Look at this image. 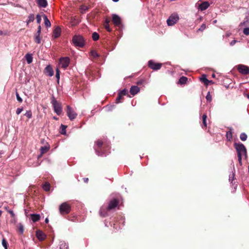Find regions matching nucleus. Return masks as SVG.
Here are the masks:
<instances>
[{"label": "nucleus", "instance_id": "nucleus-20", "mask_svg": "<svg viewBox=\"0 0 249 249\" xmlns=\"http://www.w3.org/2000/svg\"><path fill=\"white\" fill-rule=\"evenodd\" d=\"M200 80L207 86L209 84L213 83V81L208 80L206 78L205 75H203L202 77L200 78Z\"/></svg>", "mask_w": 249, "mask_h": 249}, {"label": "nucleus", "instance_id": "nucleus-17", "mask_svg": "<svg viewBox=\"0 0 249 249\" xmlns=\"http://www.w3.org/2000/svg\"><path fill=\"white\" fill-rule=\"evenodd\" d=\"M210 6L209 3L207 1H204L199 5V8L201 11L207 9Z\"/></svg>", "mask_w": 249, "mask_h": 249}, {"label": "nucleus", "instance_id": "nucleus-32", "mask_svg": "<svg viewBox=\"0 0 249 249\" xmlns=\"http://www.w3.org/2000/svg\"><path fill=\"white\" fill-rule=\"evenodd\" d=\"M240 139L242 141H245L247 140V135L246 133H242L241 134H240Z\"/></svg>", "mask_w": 249, "mask_h": 249}, {"label": "nucleus", "instance_id": "nucleus-14", "mask_svg": "<svg viewBox=\"0 0 249 249\" xmlns=\"http://www.w3.org/2000/svg\"><path fill=\"white\" fill-rule=\"evenodd\" d=\"M103 144V142L98 140L96 142V146H94V149L96 151V154L98 155V156H104L105 154L103 153H100L98 151V149H97V147L96 146H97L98 147H100Z\"/></svg>", "mask_w": 249, "mask_h": 249}, {"label": "nucleus", "instance_id": "nucleus-24", "mask_svg": "<svg viewBox=\"0 0 249 249\" xmlns=\"http://www.w3.org/2000/svg\"><path fill=\"white\" fill-rule=\"evenodd\" d=\"M109 20L107 18L106 19L104 23V27L106 28V30H107L108 31L110 32L111 31V29L109 27Z\"/></svg>", "mask_w": 249, "mask_h": 249}, {"label": "nucleus", "instance_id": "nucleus-11", "mask_svg": "<svg viewBox=\"0 0 249 249\" xmlns=\"http://www.w3.org/2000/svg\"><path fill=\"white\" fill-rule=\"evenodd\" d=\"M41 31V27L40 25H39L37 29V32L35 35V41L37 44L41 43V38L40 36Z\"/></svg>", "mask_w": 249, "mask_h": 249}, {"label": "nucleus", "instance_id": "nucleus-3", "mask_svg": "<svg viewBox=\"0 0 249 249\" xmlns=\"http://www.w3.org/2000/svg\"><path fill=\"white\" fill-rule=\"evenodd\" d=\"M73 45L76 47H83L85 45V40L82 36L75 35L72 39Z\"/></svg>", "mask_w": 249, "mask_h": 249}, {"label": "nucleus", "instance_id": "nucleus-44", "mask_svg": "<svg viewBox=\"0 0 249 249\" xmlns=\"http://www.w3.org/2000/svg\"><path fill=\"white\" fill-rule=\"evenodd\" d=\"M243 33L246 35H249V27L244 28V29L243 30Z\"/></svg>", "mask_w": 249, "mask_h": 249}, {"label": "nucleus", "instance_id": "nucleus-5", "mask_svg": "<svg viewBox=\"0 0 249 249\" xmlns=\"http://www.w3.org/2000/svg\"><path fill=\"white\" fill-rule=\"evenodd\" d=\"M51 103L53 106L54 112L57 115H60L62 112V107L61 104L57 102L54 98H53Z\"/></svg>", "mask_w": 249, "mask_h": 249}, {"label": "nucleus", "instance_id": "nucleus-10", "mask_svg": "<svg viewBox=\"0 0 249 249\" xmlns=\"http://www.w3.org/2000/svg\"><path fill=\"white\" fill-rule=\"evenodd\" d=\"M112 22L116 26L120 27L122 25L121 18L116 14H112Z\"/></svg>", "mask_w": 249, "mask_h": 249}, {"label": "nucleus", "instance_id": "nucleus-52", "mask_svg": "<svg viewBox=\"0 0 249 249\" xmlns=\"http://www.w3.org/2000/svg\"><path fill=\"white\" fill-rule=\"evenodd\" d=\"M84 180L85 182H87L88 181V178H84Z\"/></svg>", "mask_w": 249, "mask_h": 249}, {"label": "nucleus", "instance_id": "nucleus-42", "mask_svg": "<svg viewBox=\"0 0 249 249\" xmlns=\"http://www.w3.org/2000/svg\"><path fill=\"white\" fill-rule=\"evenodd\" d=\"M16 97H17V100L19 103H21L22 102V98L19 96L18 93L17 92H16Z\"/></svg>", "mask_w": 249, "mask_h": 249}, {"label": "nucleus", "instance_id": "nucleus-15", "mask_svg": "<svg viewBox=\"0 0 249 249\" xmlns=\"http://www.w3.org/2000/svg\"><path fill=\"white\" fill-rule=\"evenodd\" d=\"M45 71L46 73L48 74L49 76H52L54 74V71L52 68V67L50 65L47 66L45 69Z\"/></svg>", "mask_w": 249, "mask_h": 249}, {"label": "nucleus", "instance_id": "nucleus-26", "mask_svg": "<svg viewBox=\"0 0 249 249\" xmlns=\"http://www.w3.org/2000/svg\"><path fill=\"white\" fill-rule=\"evenodd\" d=\"M17 227L18 228V230L20 233L23 234L24 232L23 225L21 223H19L17 225Z\"/></svg>", "mask_w": 249, "mask_h": 249}, {"label": "nucleus", "instance_id": "nucleus-28", "mask_svg": "<svg viewBox=\"0 0 249 249\" xmlns=\"http://www.w3.org/2000/svg\"><path fill=\"white\" fill-rule=\"evenodd\" d=\"M35 19V16L34 14H30L28 17V19L27 21V24L33 22Z\"/></svg>", "mask_w": 249, "mask_h": 249}, {"label": "nucleus", "instance_id": "nucleus-40", "mask_svg": "<svg viewBox=\"0 0 249 249\" xmlns=\"http://www.w3.org/2000/svg\"><path fill=\"white\" fill-rule=\"evenodd\" d=\"M206 26L205 24H202L200 27L198 29V31H203L206 28Z\"/></svg>", "mask_w": 249, "mask_h": 249}, {"label": "nucleus", "instance_id": "nucleus-33", "mask_svg": "<svg viewBox=\"0 0 249 249\" xmlns=\"http://www.w3.org/2000/svg\"><path fill=\"white\" fill-rule=\"evenodd\" d=\"M92 37L93 40L96 41L99 39V36L96 32H94L92 34Z\"/></svg>", "mask_w": 249, "mask_h": 249}, {"label": "nucleus", "instance_id": "nucleus-4", "mask_svg": "<svg viewBox=\"0 0 249 249\" xmlns=\"http://www.w3.org/2000/svg\"><path fill=\"white\" fill-rule=\"evenodd\" d=\"M70 62V59L69 57H61L59 60L58 66L59 67L65 70L69 66Z\"/></svg>", "mask_w": 249, "mask_h": 249}, {"label": "nucleus", "instance_id": "nucleus-36", "mask_svg": "<svg viewBox=\"0 0 249 249\" xmlns=\"http://www.w3.org/2000/svg\"><path fill=\"white\" fill-rule=\"evenodd\" d=\"M2 244L5 249H7V243L4 238H3L2 240Z\"/></svg>", "mask_w": 249, "mask_h": 249}, {"label": "nucleus", "instance_id": "nucleus-46", "mask_svg": "<svg viewBox=\"0 0 249 249\" xmlns=\"http://www.w3.org/2000/svg\"><path fill=\"white\" fill-rule=\"evenodd\" d=\"M23 110V108H18L16 110V113L18 114V115H19Z\"/></svg>", "mask_w": 249, "mask_h": 249}, {"label": "nucleus", "instance_id": "nucleus-29", "mask_svg": "<svg viewBox=\"0 0 249 249\" xmlns=\"http://www.w3.org/2000/svg\"><path fill=\"white\" fill-rule=\"evenodd\" d=\"M226 137L228 141H231L232 139V134L231 131H229L226 133Z\"/></svg>", "mask_w": 249, "mask_h": 249}, {"label": "nucleus", "instance_id": "nucleus-21", "mask_svg": "<svg viewBox=\"0 0 249 249\" xmlns=\"http://www.w3.org/2000/svg\"><path fill=\"white\" fill-rule=\"evenodd\" d=\"M31 218L32 220L35 222L38 221L40 219V216L38 214H32L31 215Z\"/></svg>", "mask_w": 249, "mask_h": 249}, {"label": "nucleus", "instance_id": "nucleus-2", "mask_svg": "<svg viewBox=\"0 0 249 249\" xmlns=\"http://www.w3.org/2000/svg\"><path fill=\"white\" fill-rule=\"evenodd\" d=\"M234 147L237 152L238 161L242 164V157L244 156L247 158V150L244 145L241 143H235Z\"/></svg>", "mask_w": 249, "mask_h": 249}, {"label": "nucleus", "instance_id": "nucleus-23", "mask_svg": "<svg viewBox=\"0 0 249 249\" xmlns=\"http://www.w3.org/2000/svg\"><path fill=\"white\" fill-rule=\"evenodd\" d=\"M43 18H44V20L45 25L47 27H50L51 26V24L50 20L48 19L46 15H44Z\"/></svg>", "mask_w": 249, "mask_h": 249}, {"label": "nucleus", "instance_id": "nucleus-56", "mask_svg": "<svg viewBox=\"0 0 249 249\" xmlns=\"http://www.w3.org/2000/svg\"><path fill=\"white\" fill-rule=\"evenodd\" d=\"M212 77H215V74H212Z\"/></svg>", "mask_w": 249, "mask_h": 249}, {"label": "nucleus", "instance_id": "nucleus-7", "mask_svg": "<svg viewBox=\"0 0 249 249\" xmlns=\"http://www.w3.org/2000/svg\"><path fill=\"white\" fill-rule=\"evenodd\" d=\"M178 16L176 14L171 15L167 20V23L169 26L174 25L178 20Z\"/></svg>", "mask_w": 249, "mask_h": 249}, {"label": "nucleus", "instance_id": "nucleus-19", "mask_svg": "<svg viewBox=\"0 0 249 249\" xmlns=\"http://www.w3.org/2000/svg\"><path fill=\"white\" fill-rule=\"evenodd\" d=\"M37 3L39 7L45 8L47 6L46 0H37Z\"/></svg>", "mask_w": 249, "mask_h": 249}, {"label": "nucleus", "instance_id": "nucleus-43", "mask_svg": "<svg viewBox=\"0 0 249 249\" xmlns=\"http://www.w3.org/2000/svg\"><path fill=\"white\" fill-rule=\"evenodd\" d=\"M123 96L120 95L119 93L118 94V96L117 98H116V103H119L120 102L121 99L122 98Z\"/></svg>", "mask_w": 249, "mask_h": 249}, {"label": "nucleus", "instance_id": "nucleus-9", "mask_svg": "<svg viewBox=\"0 0 249 249\" xmlns=\"http://www.w3.org/2000/svg\"><path fill=\"white\" fill-rule=\"evenodd\" d=\"M237 69L239 72L242 74H249V67L243 64H239L237 66Z\"/></svg>", "mask_w": 249, "mask_h": 249}, {"label": "nucleus", "instance_id": "nucleus-6", "mask_svg": "<svg viewBox=\"0 0 249 249\" xmlns=\"http://www.w3.org/2000/svg\"><path fill=\"white\" fill-rule=\"evenodd\" d=\"M70 211L71 207L67 202L63 203L59 206V212L61 214H67Z\"/></svg>", "mask_w": 249, "mask_h": 249}, {"label": "nucleus", "instance_id": "nucleus-35", "mask_svg": "<svg viewBox=\"0 0 249 249\" xmlns=\"http://www.w3.org/2000/svg\"><path fill=\"white\" fill-rule=\"evenodd\" d=\"M90 54L91 56H92L93 57H95V58L99 56V54H98V53L94 50H92L90 52Z\"/></svg>", "mask_w": 249, "mask_h": 249}, {"label": "nucleus", "instance_id": "nucleus-48", "mask_svg": "<svg viewBox=\"0 0 249 249\" xmlns=\"http://www.w3.org/2000/svg\"><path fill=\"white\" fill-rule=\"evenodd\" d=\"M236 42V40H233L231 42L230 44L231 46H233L235 44Z\"/></svg>", "mask_w": 249, "mask_h": 249}, {"label": "nucleus", "instance_id": "nucleus-57", "mask_svg": "<svg viewBox=\"0 0 249 249\" xmlns=\"http://www.w3.org/2000/svg\"><path fill=\"white\" fill-rule=\"evenodd\" d=\"M1 211L0 210V216L1 215Z\"/></svg>", "mask_w": 249, "mask_h": 249}, {"label": "nucleus", "instance_id": "nucleus-12", "mask_svg": "<svg viewBox=\"0 0 249 249\" xmlns=\"http://www.w3.org/2000/svg\"><path fill=\"white\" fill-rule=\"evenodd\" d=\"M149 67L154 70H159L161 66V64L156 63L152 60H150L148 62Z\"/></svg>", "mask_w": 249, "mask_h": 249}, {"label": "nucleus", "instance_id": "nucleus-34", "mask_svg": "<svg viewBox=\"0 0 249 249\" xmlns=\"http://www.w3.org/2000/svg\"><path fill=\"white\" fill-rule=\"evenodd\" d=\"M24 115L29 119H31L32 117V113L31 110L27 111Z\"/></svg>", "mask_w": 249, "mask_h": 249}, {"label": "nucleus", "instance_id": "nucleus-1", "mask_svg": "<svg viewBox=\"0 0 249 249\" xmlns=\"http://www.w3.org/2000/svg\"><path fill=\"white\" fill-rule=\"evenodd\" d=\"M118 204V201L115 198L111 200L107 207L103 206L100 209V214L102 216H106L107 215V211L114 209Z\"/></svg>", "mask_w": 249, "mask_h": 249}, {"label": "nucleus", "instance_id": "nucleus-16", "mask_svg": "<svg viewBox=\"0 0 249 249\" xmlns=\"http://www.w3.org/2000/svg\"><path fill=\"white\" fill-rule=\"evenodd\" d=\"M140 91V88L137 86H132L130 89V92L133 95H135Z\"/></svg>", "mask_w": 249, "mask_h": 249}, {"label": "nucleus", "instance_id": "nucleus-37", "mask_svg": "<svg viewBox=\"0 0 249 249\" xmlns=\"http://www.w3.org/2000/svg\"><path fill=\"white\" fill-rule=\"evenodd\" d=\"M206 98L207 100L209 102H211L212 101V96L211 95L210 92H208L207 94Z\"/></svg>", "mask_w": 249, "mask_h": 249}, {"label": "nucleus", "instance_id": "nucleus-55", "mask_svg": "<svg viewBox=\"0 0 249 249\" xmlns=\"http://www.w3.org/2000/svg\"><path fill=\"white\" fill-rule=\"evenodd\" d=\"M2 34V32L1 31H0V35H1Z\"/></svg>", "mask_w": 249, "mask_h": 249}, {"label": "nucleus", "instance_id": "nucleus-49", "mask_svg": "<svg viewBox=\"0 0 249 249\" xmlns=\"http://www.w3.org/2000/svg\"><path fill=\"white\" fill-rule=\"evenodd\" d=\"M13 219L11 220V223H16V222H17V219L15 218V216L14 217H13Z\"/></svg>", "mask_w": 249, "mask_h": 249}, {"label": "nucleus", "instance_id": "nucleus-8", "mask_svg": "<svg viewBox=\"0 0 249 249\" xmlns=\"http://www.w3.org/2000/svg\"><path fill=\"white\" fill-rule=\"evenodd\" d=\"M67 114L71 120H73L76 118L77 116V113L74 110L69 106H67Z\"/></svg>", "mask_w": 249, "mask_h": 249}, {"label": "nucleus", "instance_id": "nucleus-39", "mask_svg": "<svg viewBox=\"0 0 249 249\" xmlns=\"http://www.w3.org/2000/svg\"><path fill=\"white\" fill-rule=\"evenodd\" d=\"M127 92V90L125 89H124L122 91H121L119 93L122 96H124L126 94Z\"/></svg>", "mask_w": 249, "mask_h": 249}, {"label": "nucleus", "instance_id": "nucleus-18", "mask_svg": "<svg viewBox=\"0 0 249 249\" xmlns=\"http://www.w3.org/2000/svg\"><path fill=\"white\" fill-rule=\"evenodd\" d=\"M61 34V29L59 27H56L53 31V37L56 38L58 37Z\"/></svg>", "mask_w": 249, "mask_h": 249}, {"label": "nucleus", "instance_id": "nucleus-38", "mask_svg": "<svg viewBox=\"0 0 249 249\" xmlns=\"http://www.w3.org/2000/svg\"><path fill=\"white\" fill-rule=\"evenodd\" d=\"M55 76L57 79L58 81H59L60 79V71L58 69V68H57L56 70V75Z\"/></svg>", "mask_w": 249, "mask_h": 249}, {"label": "nucleus", "instance_id": "nucleus-25", "mask_svg": "<svg viewBox=\"0 0 249 249\" xmlns=\"http://www.w3.org/2000/svg\"><path fill=\"white\" fill-rule=\"evenodd\" d=\"M49 149V147H48L47 146H42L40 148V153H41V156H42L43 154L47 152Z\"/></svg>", "mask_w": 249, "mask_h": 249}, {"label": "nucleus", "instance_id": "nucleus-30", "mask_svg": "<svg viewBox=\"0 0 249 249\" xmlns=\"http://www.w3.org/2000/svg\"><path fill=\"white\" fill-rule=\"evenodd\" d=\"M43 188L46 191H49L50 189V184L48 182L45 183L43 185Z\"/></svg>", "mask_w": 249, "mask_h": 249}, {"label": "nucleus", "instance_id": "nucleus-31", "mask_svg": "<svg viewBox=\"0 0 249 249\" xmlns=\"http://www.w3.org/2000/svg\"><path fill=\"white\" fill-rule=\"evenodd\" d=\"M206 119H207V115L206 114H204L202 116V123H203L202 127H203V126L206 127L207 126Z\"/></svg>", "mask_w": 249, "mask_h": 249}, {"label": "nucleus", "instance_id": "nucleus-51", "mask_svg": "<svg viewBox=\"0 0 249 249\" xmlns=\"http://www.w3.org/2000/svg\"><path fill=\"white\" fill-rule=\"evenodd\" d=\"M45 222L46 223H48L49 222V219H48V218H46L45 219Z\"/></svg>", "mask_w": 249, "mask_h": 249}, {"label": "nucleus", "instance_id": "nucleus-50", "mask_svg": "<svg viewBox=\"0 0 249 249\" xmlns=\"http://www.w3.org/2000/svg\"><path fill=\"white\" fill-rule=\"evenodd\" d=\"M234 174H232V177H231V176H230V177H229V180H230H230H233V177H234Z\"/></svg>", "mask_w": 249, "mask_h": 249}, {"label": "nucleus", "instance_id": "nucleus-54", "mask_svg": "<svg viewBox=\"0 0 249 249\" xmlns=\"http://www.w3.org/2000/svg\"><path fill=\"white\" fill-rule=\"evenodd\" d=\"M216 22H217V20H214L213 21V23H215Z\"/></svg>", "mask_w": 249, "mask_h": 249}, {"label": "nucleus", "instance_id": "nucleus-45", "mask_svg": "<svg viewBox=\"0 0 249 249\" xmlns=\"http://www.w3.org/2000/svg\"><path fill=\"white\" fill-rule=\"evenodd\" d=\"M62 130H61V134H65L66 133V126L64 125H61Z\"/></svg>", "mask_w": 249, "mask_h": 249}, {"label": "nucleus", "instance_id": "nucleus-13", "mask_svg": "<svg viewBox=\"0 0 249 249\" xmlns=\"http://www.w3.org/2000/svg\"><path fill=\"white\" fill-rule=\"evenodd\" d=\"M36 235L37 238L40 241L44 240L46 237V234L45 233H44L43 232L40 230H38L36 231Z\"/></svg>", "mask_w": 249, "mask_h": 249}, {"label": "nucleus", "instance_id": "nucleus-41", "mask_svg": "<svg viewBox=\"0 0 249 249\" xmlns=\"http://www.w3.org/2000/svg\"><path fill=\"white\" fill-rule=\"evenodd\" d=\"M41 21V17L39 15L36 16V22L38 24H40Z\"/></svg>", "mask_w": 249, "mask_h": 249}, {"label": "nucleus", "instance_id": "nucleus-53", "mask_svg": "<svg viewBox=\"0 0 249 249\" xmlns=\"http://www.w3.org/2000/svg\"><path fill=\"white\" fill-rule=\"evenodd\" d=\"M114 2H117L119 0H112Z\"/></svg>", "mask_w": 249, "mask_h": 249}, {"label": "nucleus", "instance_id": "nucleus-27", "mask_svg": "<svg viewBox=\"0 0 249 249\" xmlns=\"http://www.w3.org/2000/svg\"><path fill=\"white\" fill-rule=\"evenodd\" d=\"M188 79L185 76H182L180 78L178 81V83L180 84H184L186 83Z\"/></svg>", "mask_w": 249, "mask_h": 249}, {"label": "nucleus", "instance_id": "nucleus-22", "mask_svg": "<svg viewBox=\"0 0 249 249\" xmlns=\"http://www.w3.org/2000/svg\"><path fill=\"white\" fill-rule=\"evenodd\" d=\"M25 58L28 64H30L33 61V56L31 54L27 53L25 55Z\"/></svg>", "mask_w": 249, "mask_h": 249}, {"label": "nucleus", "instance_id": "nucleus-47", "mask_svg": "<svg viewBox=\"0 0 249 249\" xmlns=\"http://www.w3.org/2000/svg\"><path fill=\"white\" fill-rule=\"evenodd\" d=\"M8 212L11 214V215L12 217H15V214L14 213V212L12 210H8Z\"/></svg>", "mask_w": 249, "mask_h": 249}]
</instances>
